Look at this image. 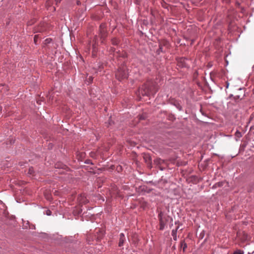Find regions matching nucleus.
<instances>
[{"instance_id":"4","label":"nucleus","mask_w":254,"mask_h":254,"mask_svg":"<svg viewBox=\"0 0 254 254\" xmlns=\"http://www.w3.org/2000/svg\"><path fill=\"white\" fill-rule=\"evenodd\" d=\"M99 36L102 42L105 40L108 36V31L107 29V24L106 23H102L99 27Z\"/></svg>"},{"instance_id":"35","label":"nucleus","mask_w":254,"mask_h":254,"mask_svg":"<svg viewBox=\"0 0 254 254\" xmlns=\"http://www.w3.org/2000/svg\"><path fill=\"white\" fill-rule=\"evenodd\" d=\"M229 83L228 81L226 82V88H228V87H229Z\"/></svg>"},{"instance_id":"19","label":"nucleus","mask_w":254,"mask_h":254,"mask_svg":"<svg viewBox=\"0 0 254 254\" xmlns=\"http://www.w3.org/2000/svg\"><path fill=\"white\" fill-rule=\"evenodd\" d=\"M35 171L33 167H31L28 169V174L32 176H34Z\"/></svg>"},{"instance_id":"11","label":"nucleus","mask_w":254,"mask_h":254,"mask_svg":"<svg viewBox=\"0 0 254 254\" xmlns=\"http://www.w3.org/2000/svg\"><path fill=\"white\" fill-rule=\"evenodd\" d=\"M126 237H125V234L123 233H121L120 234V238H119V243H118V246L120 247H122L125 241H126Z\"/></svg>"},{"instance_id":"8","label":"nucleus","mask_w":254,"mask_h":254,"mask_svg":"<svg viewBox=\"0 0 254 254\" xmlns=\"http://www.w3.org/2000/svg\"><path fill=\"white\" fill-rule=\"evenodd\" d=\"M170 103L174 106H175L179 111H182L183 110V108L181 105L180 101L174 99H170Z\"/></svg>"},{"instance_id":"29","label":"nucleus","mask_w":254,"mask_h":254,"mask_svg":"<svg viewBox=\"0 0 254 254\" xmlns=\"http://www.w3.org/2000/svg\"><path fill=\"white\" fill-rule=\"evenodd\" d=\"M46 215H47L48 216H50L52 215V211L49 209H47L46 211Z\"/></svg>"},{"instance_id":"28","label":"nucleus","mask_w":254,"mask_h":254,"mask_svg":"<svg viewBox=\"0 0 254 254\" xmlns=\"http://www.w3.org/2000/svg\"><path fill=\"white\" fill-rule=\"evenodd\" d=\"M38 38H39V35H36L34 36V43L35 44L37 43Z\"/></svg>"},{"instance_id":"38","label":"nucleus","mask_w":254,"mask_h":254,"mask_svg":"<svg viewBox=\"0 0 254 254\" xmlns=\"http://www.w3.org/2000/svg\"><path fill=\"white\" fill-rule=\"evenodd\" d=\"M172 250H176V246H175V245H174L172 247Z\"/></svg>"},{"instance_id":"45","label":"nucleus","mask_w":254,"mask_h":254,"mask_svg":"<svg viewBox=\"0 0 254 254\" xmlns=\"http://www.w3.org/2000/svg\"><path fill=\"white\" fill-rule=\"evenodd\" d=\"M253 70L254 71V66H253Z\"/></svg>"},{"instance_id":"3","label":"nucleus","mask_w":254,"mask_h":254,"mask_svg":"<svg viewBox=\"0 0 254 254\" xmlns=\"http://www.w3.org/2000/svg\"><path fill=\"white\" fill-rule=\"evenodd\" d=\"M159 221V230L162 231L164 229L165 225L167 222L170 220L171 222L173 221V218L169 215H164L162 211H160L158 215Z\"/></svg>"},{"instance_id":"22","label":"nucleus","mask_w":254,"mask_h":254,"mask_svg":"<svg viewBox=\"0 0 254 254\" xmlns=\"http://www.w3.org/2000/svg\"><path fill=\"white\" fill-rule=\"evenodd\" d=\"M79 201H81V203L84 204H86L89 202V201L88 200V199H86V197H82L81 196Z\"/></svg>"},{"instance_id":"32","label":"nucleus","mask_w":254,"mask_h":254,"mask_svg":"<svg viewBox=\"0 0 254 254\" xmlns=\"http://www.w3.org/2000/svg\"><path fill=\"white\" fill-rule=\"evenodd\" d=\"M234 97V96L233 94H230L229 96V98L233 100Z\"/></svg>"},{"instance_id":"13","label":"nucleus","mask_w":254,"mask_h":254,"mask_svg":"<svg viewBox=\"0 0 254 254\" xmlns=\"http://www.w3.org/2000/svg\"><path fill=\"white\" fill-rule=\"evenodd\" d=\"M179 247L180 249H183V252H185L186 249L187 248V244L185 242V240L184 239L181 241Z\"/></svg>"},{"instance_id":"44","label":"nucleus","mask_w":254,"mask_h":254,"mask_svg":"<svg viewBox=\"0 0 254 254\" xmlns=\"http://www.w3.org/2000/svg\"><path fill=\"white\" fill-rule=\"evenodd\" d=\"M254 253V252H253L252 253H248V254H253V253Z\"/></svg>"},{"instance_id":"1","label":"nucleus","mask_w":254,"mask_h":254,"mask_svg":"<svg viewBox=\"0 0 254 254\" xmlns=\"http://www.w3.org/2000/svg\"><path fill=\"white\" fill-rule=\"evenodd\" d=\"M157 92L154 82L151 80H147L141 87L138 89L139 94L142 96H149L155 94Z\"/></svg>"},{"instance_id":"5","label":"nucleus","mask_w":254,"mask_h":254,"mask_svg":"<svg viewBox=\"0 0 254 254\" xmlns=\"http://www.w3.org/2000/svg\"><path fill=\"white\" fill-rule=\"evenodd\" d=\"M177 61V65L181 68H189L190 65L187 63L186 61L188 60L187 58L185 57H180L176 59Z\"/></svg>"},{"instance_id":"16","label":"nucleus","mask_w":254,"mask_h":254,"mask_svg":"<svg viewBox=\"0 0 254 254\" xmlns=\"http://www.w3.org/2000/svg\"><path fill=\"white\" fill-rule=\"evenodd\" d=\"M164 45V44H162L161 43H159V48L156 51V53L158 55H160V53L163 52V47Z\"/></svg>"},{"instance_id":"17","label":"nucleus","mask_w":254,"mask_h":254,"mask_svg":"<svg viewBox=\"0 0 254 254\" xmlns=\"http://www.w3.org/2000/svg\"><path fill=\"white\" fill-rule=\"evenodd\" d=\"M224 183H225L224 182H219L216 183L213 185L212 188L214 189V188L222 187L223 186Z\"/></svg>"},{"instance_id":"42","label":"nucleus","mask_w":254,"mask_h":254,"mask_svg":"<svg viewBox=\"0 0 254 254\" xmlns=\"http://www.w3.org/2000/svg\"><path fill=\"white\" fill-rule=\"evenodd\" d=\"M2 111V107L0 106V112Z\"/></svg>"},{"instance_id":"46","label":"nucleus","mask_w":254,"mask_h":254,"mask_svg":"<svg viewBox=\"0 0 254 254\" xmlns=\"http://www.w3.org/2000/svg\"><path fill=\"white\" fill-rule=\"evenodd\" d=\"M239 95H242V93H241V94H239Z\"/></svg>"},{"instance_id":"26","label":"nucleus","mask_w":254,"mask_h":254,"mask_svg":"<svg viewBox=\"0 0 254 254\" xmlns=\"http://www.w3.org/2000/svg\"><path fill=\"white\" fill-rule=\"evenodd\" d=\"M52 41V39L51 38H47L45 40V44L47 45L48 44H50Z\"/></svg>"},{"instance_id":"12","label":"nucleus","mask_w":254,"mask_h":254,"mask_svg":"<svg viewBox=\"0 0 254 254\" xmlns=\"http://www.w3.org/2000/svg\"><path fill=\"white\" fill-rule=\"evenodd\" d=\"M55 167L57 169H62L63 170H66L67 169H68V167L64 164L63 163H62V162H57L55 164Z\"/></svg>"},{"instance_id":"23","label":"nucleus","mask_w":254,"mask_h":254,"mask_svg":"<svg viewBox=\"0 0 254 254\" xmlns=\"http://www.w3.org/2000/svg\"><path fill=\"white\" fill-rule=\"evenodd\" d=\"M169 120L171 121H174L176 120L175 116L173 114H170L168 116Z\"/></svg>"},{"instance_id":"25","label":"nucleus","mask_w":254,"mask_h":254,"mask_svg":"<svg viewBox=\"0 0 254 254\" xmlns=\"http://www.w3.org/2000/svg\"><path fill=\"white\" fill-rule=\"evenodd\" d=\"M115 51H116V49L115 48L111 47L110 48L109 52H110L111 55L113 54L114 55V53L115 52Z\"/></svg>"},{"instance_id":"27","label":"nucleus","mask_w":254,"mask_h":254,"mask_svg":"<svg viewBox=\"0 0 254 254\" xmlns=\"http://www.w3.org/2000/svg\"><path fill=\"white\" fill-rule=\"evenodd\" d=\"M92 52H97V47H96V45L95 44H94L92 45Z\"/></svg>"},{"instance_id":"31","label":"nucleus","mask_w":254,"mask_h":254,"mask_svg":"<svg viewBox=\"0 0 254 254\" xmlns=\"http://www.w3.org/2000/svg\"><path fill=\"white\" fill-rule=\"evenodd\" d=\"M62 0H55L56 4L58 5L59 3L61 2Z\"/></svg>"},{"instance_id":"36","label":"nucleus","mask_w":254,"mask_h":254,"mask_svg":"<svg viewBox=\"0 0 254 254\" xmlns=\"http://www.w3.org/2000/svg\"><path fill=\"white\" fill-rule=\"evenodd\" d=\"M194 42V39H191L190 45H192L193 44Z\"/></svg>"},{"instance_id":"6","label":"nucleus","mask_w":254,"mask_h":254,"mask_svg":"<svg viewBox=\"0 0 254 254\" xmlns=\"http://www.w3.org/2000/svg\"><path fill=\"white\" fill-rule=\"evenodd\" d=\"M153 162L154 164L160 170L163 171L164 170L165 168L161 166V165L165 162L164 160L158 158L154 160Z\"/></svg>"},{"instance_id":"7","label":"nucleus","mask_w":254,"mask_h":254,"mask_svg":"<svg viewBox=\"0 0 254 254\" xmlns=\"http://www.w3.org/2000/svg\"><path fill=\"white\" fill-rule=\"evenodd\" d=\"M143 159L147 165V167L149 169L152 168V159L151 156L149 154H144Z\"/></svg>"},{"instance_id":"43","label":"nucleus","mask_w":254,"mask_h":254,"mask_svg":"<svg viewBox=\"0 0 254 254\" xmlns=\"http://www.w3.org/2000/svg\"><path fill=\"white\" fill-rule=\"evenodd\" d=\"M179 222V221H176V222H175V224H178Z\"/></svg>"},{"instance_id":"34","label":"nucleus","mask_w":254,"mask_h":254,"mask_svg":"<svg viewBox=\"0 0 254 254\" xmlns=\"http://www.w3.org/2000/svg\"><path fill=\"white\" fill-rule=\"evenodd\" d=\"M96 52H92V57H93V58H95V57H96Z\"/></svg>"},{"instance_id":"21","label":"nucleus","mask_w":254,"mask_h":254,"mask_svg":"<svg viewBox=\"0 0 254 254\" xmlns=\"http://www.w3.org/2000/svg\"><path fill=\"white\" fill-rule=\"evenodd\" d=\"M99 231V232L100 233V234L99 235V236L97 237V239L98 240H101L103 236H104V232L103 231L101 230L100 229H99L98 230Z\"/></svg>"},{"instance_id":"33","label":"nucleus","mask_w":254,"mask_h":254,"mask_svg":"<svg viewBox=\"0 0 254 254\" xmlns=\"http://www.w3.org/2000/svg\"><path fill=\"white\" fill-rule=\"evenodd\" d=\"M82 212V210L81 209H80L78 210L77 214H80Z\"/></svg>"},{"instance_id":"40","label":"nucleus","mask_w":254,"mask_h":254,"mask_svg":"<svg viewBox=\"0 0 254 254\" xmlns=\"http://www.w3.org/2000/svg\"><path fill=\"white\" fill-rule=\"evenodd\" d=\"M252 173L254 175V168L252 169Z\"/></svg>"},{"instance_id":"14","label":"nucleus","mask_w":254,"mask_h":254,"mask_svg":"<svg viewBox=\"0 0 254 254\" xmlns=\"http://www.w3.org/2000/svg\"><path fill=\"white\" fill-rule=\"evenodd\" d=\"M111 43L114 46H118L120 42V40L119 39L116 38V37H114L113 38L111 39Z\"/></svg>"},{"instance_id":"24","label":"nucleus","mask_w":254,"mask_h":254,"mask_svg":"<svg viewBox=\"0 0 254 254\" xmlns=\"http://www.w3.org/2000/svg\"><path fill=\"white\" fill-rule=\"evenodd\" d=\"M235 135L237 137H238V138H240L242 136V134L241 132L240 131H239V130H237L236 131Z\"/></svg>"},{"instance_id":"41","label":"nucleus","mask_w":254,"mask_h":254,"mask_svg":"<svg viewBox=\"0 0 254 254\" xmlns=\"http://www.w3.org/2000/svg\"><path fill=\"white\" fill-rule=\"evenodd\" d=\"M149 183L151 184H153V183L152 181L149 182Z\"/></svg>"},{"instance_id":"10","label":"nucleus","mask_w":254,"mask_h":254,"mask_svg":"<svg viewBox=\"0 0 254 254\" xmlns=\"http://www.w3.org/2000/svg\"><path fill=\"white\" fill-rule=\"evenodd\" d=\"M239 91L242 92V95H235L233 97V100L236 103H238L240 100L243 99L245 96L244 91L241 88L239 89Z\"/></svg>"},{"instance_id":"20","label":"nucleus","mask_w":254,"mask_h":254,"mask_svg":"<svg viewBox=\"0 0 254 254\" xmlns=\"http://www.w3.org/2000/svg\"><path fill=\"white\" fill-rule=\"evenodd\" d=\"M138 120L139 121L144 120L146 119L147 116L146 114H142V115H139L138 116Z\"/></svg>"},{"instance_id":"37","label":"nucleus","mask_w":254,"mask_h":254,"mask_svg":"<svg viewBox=\"0 0 254 254\" xmlns=\"http://www.w3.org/2000/svg\"><path fill=\"white\" fill-rule=\"evenodd\" d=\"M120 57H122L124 58H126V55L125 54H123L122 56L121 55H120Z\"/></svg>"},{"instance_id":"30","label":"nucleus","mask_w":254,"mask_h":254,"mask_svg":"<svg viewBox=\"0 0 254 254\" xmlns=\"http://www.w3.org/2000/svg\"><path fill=\"white\" fill-rule=\"evenodd\" d=\"M117 171L120 172L122 171V167L121 166H119L117 168Z\"/></svg>"},{"instance_id":"39","label":"nucleus","mask_w":254,"mask_h":254,"mask_svg":"<svg viewBox=\"0 0 254 254\" xmlns=\"http://www.w3.org/2000/svg\"><path fill=\"white\" fill-rule=\"evenodd\" d=\"M89 79L90 81H92L93 80V78L91 76L89 77Z\"/></svg>"},{"instance_id":"9","label":"nucleus","mask_w":254,"mask_h":254,"mask_svg":"<svg viewBox=\"0 0 254 254\" xmlns=\"http://www.w3.org/2000/svg\"><path fill=\"white\" fill-rule=\"evenodd\" d=\"M237 236L242 241H246L248 238V234L244 231H238Z\"/></svg>"},{"instance_id":"18","label":"nucleus","mask_w":254,"mask_h":254,"mask_svg":"<svg viewBox=\"0 0 254 254\" xmlns=\"http://www.w3.org/2000/svg\"><path fill=\"white\" fill-rule=\"evenodd\" d=\"M232 254H244V252L241 249H236L233 252Z\"/></svg>"},{"instance_id":"15","label":"nucleus","mask_w":254,"mask_h":254,"mask_svg":"<svg viewBox=\"0 0 254 254\" xmlns=\"http://www.w3.org/2000/svg\"><path fill=\"white\" fill-rule=\"evenodd\" d=\"M179 226H178L176 229H173L172 231V235L173 237V239L175 241H176L177 239V231H178V229H179Z\"/></svg>"},{"instance_id":"2","label":"nucleus","mask_w":254,"mask_h":254,"mask_svg":"<svg viewBox=\"0 0 254 254\" xmlns=\"http://www.w3.org/2000/svg\"><path fill=\"white\" fill-rule=\"evenodd\" d=\"M128 76V69L127 65L124 63L121 64L115 71L116 78L120 81L127 79Z\"/></svg>"}]
</instances>
